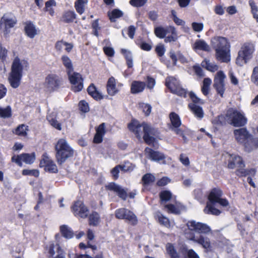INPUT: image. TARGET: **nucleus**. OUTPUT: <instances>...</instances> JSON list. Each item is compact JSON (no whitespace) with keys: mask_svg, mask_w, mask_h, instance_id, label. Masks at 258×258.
Masks as SVG:
<instances>
[{"mask_svg":"<svg viewBox=\"0 0 258 258\" xmlns=\"http://www.w3.org/2000/svg\"><path fill=\"white\" fill-rule=\"evenodd\" d=\"M211 45L215 51L216 58L218 60L225 63L230 61V43L227 38L214 36L211 39Z\"/></svg>","mask_w":258,"mask_h":258,"instance_id":"f257e3e1","label":"nucleus"},{"mask_svg":"<svg viewBox=\"0 0 258 258\" xmlns=\"http://www.w3.org/2000/svg\"><path fill=\"white\" fill-rule=\"evenodd\" d=\"M235 140L242 144L246 152L250 153L258 148V138H254L246 127H241L233 131Z\"/></svg>","mask_w":258,"mask_h":258,"instance_id":"f03ea898","label":"nucleus"},{"mask_svg":"<svg viewBox=\"0 0 258 258\" xmlns=\"http://www.w3.org/2000/svg\"><path fill=\"white\" fill-rule=\"evenodd\" d=\"M25 64H28V62L25 60L21 62L18 56L14 58L8 78V81L13 88L16 89L20 86L23 77V65Z\"/></svg>","mask_w":258,"mask_h":258,"instance_id":"7ed1b4c3","label":"nucleus"},{"mask_svg":"<svg viewBox=\"0 0 258 258\" xmlns=\"http://www.w3.org/2000/svg\"><path fill=\"white\" fill-rule=\"evenodd\" d=\"M55 157L59 165H62L74 155L73 149L69 146L66 140L59 139L55 146Z\"/></svg>","mask_w":258,"mask_h":258,"instance_id":"20e7f679","label":"nucleus"},{"mask_svg":"<svg viewBox=\"0 0 258 258\" xmlns=\"http://www.w3.org/2000/svg\"><path fill=\"white\" fill-rule=\"evenodd\" d=\"M254 51L253 44L249 42L244 43L238 52L236 59V63L241 67L243 63H246L252 58Z\"/></svg>","mask_w":258,"mask_h":258,"instance_id":"39448f33","label":"nucleus"},{"mask_svg":"<svg viewBox=\"0 0 258 258\" xmlns=\"http://www.w3.org/2000/svg\"><path fill=\"white\" fill-rule=\"evenodd\" d=\"M226 116L229 120L230 124L234 127H243L247 122V119L244 114L236 109H229Z\"/></svg>","mask_w":258,"mask_h":258,"instance_id":"423d86ee","label":"nucleus"},{"mask_svg":"<svg viewBox=\"0 0 258 258\" xmlns=\"http://www.w3.org/2000/svg\"><path fill=\"white\" fill-rule=\"evenodd\" d=\"M70 83L72 86V90L74 92H79L82 90L84 87L83 78L81 74L73 71L67 73Z\"/></svg>","mask_w":258,"mask_h":258,"instance_id":"0eeeda50","label":"nucleus"},{"mask_svg":"<svg viewBox=\"0 0 258 258\" xmlns=\"http://www.w3.org/2000/svg\"><path fill=\"white\" fill-rule=\"evenodd\" d=\"M115 216L117 219L128 221L133 226L136 225L138 223L136 215L126 208H122L116 210Z\"/></svg>","mask_w":258,"mask_h":258,"instance_id":"6e6552de","label":"nucleus"},{"mask_svg":"<svg viewBox=\"0 0 258 258\" xmlns=\"http://www.w3.org/2000/svg\"><path fill=\"white\" fill-rule=\"evenodd\" d=\"M62 79L54 74L48 75L45 78V86L47 91L52 92L57 90L61 85Z\"/></svg>","mask_w":258,"mask_h":258,"instance_id":"1a4fd4ad","label":"nucleus"},{"mask_svg":"<svg viewBox=\"0 0 258 258\" xmlns=\"http://www.w3.org/2000/svg\"><path fill=\"white\" fill-rule=\"evenodd\" d=\"M36 159L35 153H22L20 155H14L11 158V161L17 164L19 166H23L22 161L27 164H33Z\"/></svg>","mask_w":258,"mask_h":258,"instance_id":"9d476101","label":"nucleus"},{"mask_svg":"<svg viewBox=\"0 0 258 258\" xmlns=\"http://www.w3.org/2000/svg\"><path fill=\"white\" fill-rule=\"evenodd\" d=\"M10 14L9 13L4 14L0 20L1 25L4 26L3 32L5 37L9 35L11 32V29L17 23L16 18L15 16L10 17Z\"/></svg>","mask_w":258,"mask_h":258,"instance_id":"9b49d317","label":"nucleus"},{"mask_svg":"<svg viewBox=\"0 0 258 258\" xmlns=\"http://www.w3.org/2000/svg\"><path fill=\"white\" fill-rule=\"evenodd\" d=\"M40 168L44 167V170L49 173H56L58 172V169L53 160L49 158L47 153H44L42 156L39 163Z\"/></svg>","mask_w":258,"mask_h":258,"instance_id":"f8f14e48","label":"nucleus"},{"mask_svg":"<svg viewBox=\"0 0 258 258\" xmlns=\"http://www.w3.org/2000/svg\"><path fill=\"white\" fill-rule=\"evenodd\" d=\"M226 76L224 72L220 71L217 72L216 76L214 79L213 87L221 97H223V95L225 91L224 80Z\"/></svg>","mask_w":258,"mask_h":258,"instance_id":"ddd939ff","label":"nucleus"},{"mask_svg":"<svg viewBox=\"0 0 258 258\" xmlns=\"http://www.w3.org/2000/svg\"><path fill=\"white\" fill-rule=\"evenodd\" d=\"M188 229L199 233L208 234L211 231L209 226L202 222H196V221H188L186 224Z\"/></svg>","mask_w":258,"mask_h":258,"instance_id":"4468645a","label":"nucleus"},{"mask_svg":"<svg viewBox=\"0 0 258 258\" xmlns=\"http://www.w3.org/2000/svg\"><path fill=\"white\" fill-rule=\"evenodd\" d=\"M72 210L75 216L86 218L88 216L89 209L81 201H76L72 207Z\"/></svg>","mask_w":258,"mask_h":258,"instance_id":"2eb2a0df","label":"nucleus"},{"mask_svg":"<svg viewBox=\"0 0 258 258\" xmlns=\"http://www.w3.org/2000/svg\"><path fill=\"white\" fill-rule=\"evenodd\" d=\"M188 239L202 245L206 252L212 251V246L210 239L208 237L200 235L199 237H196L194 234H191L190 236L188 237Z\"/></svg>","mask_w":258,"mask_h":258,"instance_id":"dca6fc26","label":"nucleus"},{"mask_svg":"<svg viewBox=\"0 0 258 258\" xmlns=\"http://www.w3.org/2000/svg\"><path fill=\"white\" fill-rule=\"evenodd\" d=\"M146 153L148 154V158L151 160L157 162H161L163 164L165 163V155L158 151H155L152 148L146 147L145 149Z\"/></svg>","mask_w":258,"mask_h":258,"instance_id":"f3484780","label":"nucleus"},{"mask_svg":"<svg viewBox=\"0 0 258 258\" xmlns=\"http://www.w3.org/2000/svg\"><path fill=\"white\" fill-rule=\"evenodd\" d=\"M107 190L113 191L116 193L117 196L122 200L125 201L127 197V194L125 190L121 186L114 182H109L105 185Z\"/></svg>","mask_w":258,"mask_h":258,"instance_id":"a211bd4d","label":"nucleus"},{"mask_svg":"<svg viewBox=\"0 0 258 258\" xmlns=\"http://www.w3.org/2000/svg\"><path fill=\"white\" fill-rule=\"evenodd\" d=\"M141 127H143V122L141 124L135 119H132L131 121L127 124L129 131L134 133L139 141L141 140Z\"/></svg>","mask_w":258,"mask_h":258,"instance_id":"6ab92c4d","label":"nucleus"},{"mask_svg":"<svg viewBox=\"0 0 258 258\" xmlns=\"http://www.w3.org/2000/svg\"><path fill=\"white\" fill-rule=\"evenodd\" d=\"M88 94L95 100L98 101L104 98L103 95L98 90L93 83H91L87 88Z\"/></svg>","mask_w":258,"mask_h":258,"instance_id":"aec40b11","label":"nucleus"},{"mask_svg":"<svg viewBox=\"0 0 258 258\" xmlns=\"http://www.w3.org/2000/svg\"><path fill=\"white\" fill-rule=\"evenodd\" d=\"M223 195L222 190L219 188L214 187L211 190L208 196L209 203L216 204Z\"/></svg>","mask_w":258,"mask_h":258,"instance_id":"412c9836","label":"nucleus"},{"mask_svg":"<svg viewBox=\"0 0 258 258\" xmlns=\"http://www.w3.org/2000/svg\"><path fill=\"white\" fill-rule=\"evenodd\" d=\"M165 85L171 93L175 90L181 85L179 82L174 77L168 76L165 79Z\"/></svg>","mask_w":258,"mask_h":258,"instance_id":"4be33fe9","label":"nucleus"},{"mask_svg":"<svg viewBox=\"0 0 258 258\" xmlns=\"http://www.w3.org/2000/svg\"><path fill=\"white\" fill-rule=\"evenodd\" d=\"M106 89L108 94L110 96H114L118 92L116 88L115 79L113 77L109 78L106 84Z\"/></svg>","mask_w":258,"mask_h":258,"instance_id":"5701e85b","label":"nucleus"},{"mask_svg":"<svg viewBox=\"0 0 258 258\" xmlns=\"http://www.w3.org/2000/svg\"><path fill=\"white\" fill-rule=\"evenodd\" d=\"M146 87V83L139 81H134L131 84V92L132 94H136L141 93L144 91Z\"/></svg>","mask_w":258,"mask_h":258,"instance_id":"b1692460","label":"nucleus"},{"mask_svg":"<svg viewBox=\"0 0 258 258\" xmlns=\"http://www.w3.org/2000/svg\"><path fill=\"white\" fill-rule=\"evenodd\" d=\"M24 31L26 35L30 38H33L37 35L35 26L31 21L26 23Z\"/></svg>","mask_w":258,"mask_h":258,"instance_id":"393cba45","label":"nucleus"},{"mask_svg":"<svg viewBox=\"0 0 258 258\" xmlns=\"http://www.w3.org/2000/svg\"><path fill=\"white\" fill-rule=\"evenodd\" d=\"M59 229L61 235L66 239H70L74 236L72 229L67 225H61Z\"/></svg>","mask_w":258,"mask_h":258,"instance_id":"a878e982","label":"nucleus"},{"mask_svg":"<svg viewBox=\"0 0 258 258\" xmlns=\"http://www.w3.org/2000/svg\"><path fill=\"white\" fill-rule=\"evenodd\" d=\"M215 204H212L208 202L206 208L204 210L205 214L218 216L221 213V211L214 207Z\"/></svg>","mask_w":258,"mask_h":258,"instance_id":"bb28decb","label":"nucleus"},{"mask_svg":"<svg viewBox=\"0 0 258 258\" xmlns=\"http://www.w3.org/2000/svg\"><path fill=\"white\" fill-rule=\"evenodd\" d=\"M188 106L195 116L200 118L203 117L204 111L202 107L192 103L188 104Z\"/></svg>","mask_w":258,"mask_h":258,"instance_id":"cd10ccee","label":"nucleus"},{"mask_svg":"<svg viewBox=\"0 0 258 258\" xmlns=\"http://www.w3.org/2000/svg\"><path fill=\"white\" fill-rule=\"evenodd\" d=\"M155 177L150 173L145 174L142 177V182L144 187H146L155 181Z\"/></svg>","mask_w":258,"mask_h":258,"instance_id":"c85d7f7f","label":"nucleus"},{"mask_svg":"<svg viewBox=\"0 0 258 258\" xmlns=\"http://www.w3.org/2000/svg\"><path fill=\"white\" fill-rule=\"evenodd\" d=\"M108 17L111 22H116V19L123 16V13L122 11L118 9H114L111 12H108L107 14Z\"/></svg>","mask_w":258,"mask_h":258,"instance_id":"c756f323","label":"nucleus"},{"mask_svg":"<svg viewBox=\"0 0 258 258\" xmlns=\"http://www.w3.org/2000/svg\"><path fill=\"white\" fill-rule=\"evenodd\" d=\"M77 15L74 11H68L62 15V21L66 23H70L74 22L76 19Z\"/></svg>","mask_w":258,"mask_h":258,"instance_id":"7c9ffc66","label":"nucleus"},{"mask_svg":"<svg viewBox=\"0 0 258 258\" xmlns=\"http://www.w3.org/2000/svg\"><path fill=\"white\" fill-rule=\"evenodd\" d=\"M194 48L207 52L210 50L209 45L203 39L197 40L194 44Z\"/></svg>","mask_w":258,"mask_h":258,"instance_id":"2f4dec72","label":"nucleus"},{"mask_svg":"<svg viewBox=\"0 0 258 258\" xmlns=\"http://www.w3.org/2000/svg\"><path fill=\"white\" fill-rule=\"evenodd\" d=\"M121 52L124 55L127 67L128 68H132L133 67V55L131 51L123 48L121 49Z\"/></svg>","mask_w":258,"mask_h":258,"instance_id":"473e14b6","label":"nucleus"},{"mask_svg":"<svg viewBox=\"0 0 258 258\" xmlns=\"http://www.w3.org/2000/svg\"><path fill=\"white\" fill-rule=\"evenodd\" d=\"M100 217L99 214L96 211H93L89 215V224L90 225L97 226L100 222Z\"/></svg>","mask_w":258,"mask_h":258,"instance_id":"72a5a7b5","label":"nucleus"},{"mask_svg":"<svg viewBox=\"0 0 258 258\" xmlns=\"http://www.w3.org/2000/svg\"><path fill=\"white\" fill-rule=\"evenodd\" d=\"M169 117L171 124L174 128H178L181 125V120L177 113L172 112L170 113Z\"/></svg>","mask_w":258,"mask_h":258,"instance_id":"f704fd0d","label":"nucleus"},{"mask_svg":"<svg viewBox=\"0 0 258 258\" xmlns=\"http://www.w3.org/2000/svg\"><path fill=\"white\" fill-rule=\"evenodd\" d=\"M143 132L144 133L146 134L147 132L148 134L153 136H157L159 134L157 128L145 122H143Z\"/></svg>","mask_w":258,"mask_h":258,"instance_id":"c9c22d12","label":"nucleus"},{"mask_svg":"<svg viewBox=\"0 0 258 258\" xmlns=\"http://www.w3.org/2000/svg\"><path fill=\"white\" fill-rule=\"evenodd\" d=\"M159 198L161 204L167 203L171 200L172 198V193L169 190H162L159 193Z\"/></svg>","mask_w":258,"mask_h":258,"instance_id":"e433bc0d","label":"nucleus"},{"mask_svg":"<svg viewBox=\"0 0 258 258\" xmlns=\"http://www.w3.org/2000/svg\"><path fill=\"white\" fill-rule=\"evenodd\" d=\"M212 84V80L209 78H206L203 82L201 91L205 96H207L209 93L210 86Z\"/></svg>","mask_w":258,"mask_h":258,"instance_id":"4c0bfd02","label":"nucleus"},{"mask_svg":"<svg viewBox=\"0 0 258 258\" xmlns=\"http://www.w3.org/2000/svg\"><path fill=\"white\" fill-rule=\"evenodd\" d=\"M202 67L206 70L214 72L218 70V66L216 64L211 63L209 60L205 59L201 63Z\"/></svg>","mask_w":258,"mask_h":258,"instance_id":"58836bf2","label":"nucleus"},{"mask_svg":"<svg viewBox=\"0 0 258 258\" xmlns=\"http://www.w3.org/2000/svg\"><path fill=\"white\" fill-rule=\"evenodd\" d=\"M61 60L63 66L66 68L67 73L69 71H73L74 68L71 59L67 55H62Z\"/></svg>","mask_w":258,"mask_h":258,"instance_id":"ea45409f","label":"nucleus"},{"mask_svg":"<svg viewBox=\"0 0 258 258\" xmlns=\"http://www.w3.org/2000/svg\"><path fill=\"white\" fill-rule=\"evenodd\" d=\"M55 244L53 242H49V244L45 246V249L47 251L48 258H52L54 257V255L55 253V248L57 249V245Z\"/></svg>","mask_w":258,"mask_h":258,"instance_id":"a19ab883","label":"nucleus"},{"mask_svg":"<svg viewBox=\"0 0 258 258\" xmlns=\"http://www.w3.org/2000/svg\"><path fill=\"white\" fill-rule=\"evenodd\" d=\"M226 115L220 114L216 117L212 121V124L215 125L223 126L226 124Z\"/></svg>","mask_w":258,"mask_h":258,"instance_id":"79ce46f5","label":"nucleus"},{"mask_svg":"<svg viewBox=\"0 0 258 258\" xmlns=\"http://www.w3.org/2000/svg\"><path fill=\"white\" fill-rule=\"evenodd\" d=\"M154 33L157 37L163 39L167 34L168 30L162 26H158L155 28Z\"/></svg>","mask_w":258,"mask_h":258,"instance_id":"37998d69","label":"nucleus"},{"mask_svg":"<svg viewBox=\"0 0 258 258\" xmlns=\"http://www.w3.org/2000/svg\"><path fill=\"white\" fill-rule=\"evenodd\" d=\"M12 116V109L10 106L6 108L0 107V117L3 118H9Z\"/></svg>","mask_w":258,"mask_h":258,"instance_id":"c03bdc74","label":"nucleus"},{"mask_svg":"<svg viewBox=\"0 0 258 258\" xmlns=\"http://www.w3.org/2000/svg\"><path fill=\"white\" fill-rule=\"evenodd\" d=\"M28 126H26L24 124L19 125L15 129L14 133L16 135L21 136H25L27 135V131H28Z\"/></svg>","mask_w":258,"mask_h":258,"instance_id":"a18cd8bd","label":"nucleus"},{"mask_svg":"<svg viewBox=\"0 0 258 258\" xmlns=\"http://www.w3.org/2000/svg\"><path fill=\"white\" fill-rule=\"evenodd\" d=\"M143 140L145 143L149 146H154V143L156 141V138L151 135H149L148 134L147 132L146 133H144L143 135Z\"/></svg>","mask_w":258,"mask_h":258,"instance_id":"49530a36","label":"nucleus"},{"mask_svg":"<svg viewBox=\"0 0 258 258\" xmlns=\"http://www.w3.org/2000/svg\"><path fill=\"white\" fill-rule=\"evenodd\" d=\"M166 250L171 258H175L179 256L174 246L171 243H168L166 247Z\"/></svg>","mask_w":258,"mask_h":258,"instance_id":"de8ad7c7","label":"nucleus"},{"mask_svg":"<svg viewBox=\"0 0 258 258\" xmlns=\"http://www.w3.org/2000/svg\"><path fill=\"white\" fill-rule=\"evenodd\" d=\"M22 174L24 176L29 175L38 177L39 175V171L38 169H23Z\"/></svg>","mask_w":258,"mask_h":258,"instance_id":"09e8293b","label":"nucleus"},{"mask_svg":"<svg viewBox=\"0 0 258 258\" xmlns=\"http://www.w3.org/2000/svg\"><path fill=\"white\" fill-rule=\"evenodd\" d=\"M165 208L167 209L168 213L176 215H179L180 214V210L176 208L173 204H169L165 205Z\"/></svg>","mask_w":258,"mask_h":258,"instance_id":"8fccbe9b","label":"nucleus"},{"mask_svg":"<svg viewBox=\"0 0 258 258\" xmlns=\"http://www.w3.org/2000/svg\"><path fill=\"white\" fill-rule=\"evenodd\" d=\"M84 3V0H78L75 3V7L76 10L77 12L80 14H82L85 11Z\"/></svg>","mask_w":258,"mask_h":258,"instance_id":"3c124183","label":"nucleus"},{"mask_svg":"<svg viewBox=\"0 0 258 258\" xmlns=\"http://www.w3.org/2000/svg\"><path fill=\"white\" fill-rule=\"evenodd\" d=\"M171 93L177 95L181 97L186 98L187 97V90L181 87L180 85L175 90H173Z\"/></svg>","mask_w":258,"mask_h":258,"instance_id":"603ef678","label":"nucleus"},{"mask_svg":"<svg viewBox=\"0 0 258 258\" xmlns=\"http://www.w3.org/2000/svg\"><path fill=\"white\" fill-rule=\"evenodd\" d=\"M158 217L159 222L161 225H162L166 227H169L170 226V222L168 218L165 217L162 214H160Z\"/></svg>","mask_w":258,"mask_h":258,"instance_id":"864d4df0","label":"nucleus"},{"mask_svg":"<svg viewBox=\"0 0 258 258\" xmlns=\"http://www.w3.org/2000/svg\"><path fill=\"white\" fill-rule=\"evenodd\" d=\"M78 106L80 111L84 113H87L90 110L89 104L85 100H81Z\"/></svg>","mask_w":258,"mask_h":258,"instance_id":"5fc2aeb1","label":"nucleus"},{"mask_svg":"<svg viewBox=\"0 0 258 258\" xmlns=\"http://www.w3.org/2000/svg\"><path fill=\"white\" fill-rule=\"evenodd\" d=\"M48 120L49 123L53 127L55 128L56 129L60 131L61 130V124L58 122V121L55 118H51L49 117L47 118Z\"/></svg>","mask_w":258,"mask_h":258,"instance_id":"6e6d98bb","label":"nucleus"},{"mask_svg":"<svg viewBox=\"0 0 258 258\" xmlns=\"http://www.w3.org/2000/svg\"><path fill=\"white\" fill-rule=\"evenodd\" d=\"M231 160L234 161L235 164L238 165V166L240 167H244L245 164L243 161V159L241 157L238 155H234L232 158Z\"/></svg>","mask_w":258,"mask_h":258,"instance_id":"4d7b16f0","label":"nucleus"},{"mask_svg":"<svg viewBox=\"0 0 258 258\" xmlns=\"http://www.w3.org/2000/svg\"><path fill=\"white\" fill-rule=\"evenodd\" d=\"M148 0H130V4L135 7H141L145 5Z\"/></svg>","mask_w":258,"mask_h":258,"instance_id":"13d9d810","label":"nucleus"},{"mask_svg":"<svg viewBox=\"0 0 258 258\" xmlns=\"http://www.w3.org/2000/svg\"><path fill=\"white\" fill-rule=\"evenodd\" d=\"M189 96L190 98L191 99V100H192V101L194 102L193 104H198V103H200V104L204 103L203 101L200 98H199L196 95V94L192 91L189 92Z\"/></svg>","mask_w":258,"mask_h":258,"instance_id":"bf43d9fd","label":"nucleus"},{"mask_svg":"<svg viewBox=\"0 0 258 258\" xmlns=\"http://www.w3.org/2000/svg\"><path fill=\"white\" fill-rule=\"evenodd\" d=\"M170 181L171 179L169 177L167 176H164L157 181L156 182V185L158 186H164L167 185Z\"/></svg>","mask_w":258,"mask_h":258,"instance_id":"052dcab7","label":"nucleus"},{"mask_svg":"<svg viewBox=\"0 0 258 258\" xmlns=\"http://www.w3.org/2000/svg\"><path fill=\"white\" fill-rule=\"evenodd\" d=\"M8 50L2 46V43L0 42V59L2 62H4L7 57Z\"/></svg>","mask_w":258,"mask_h":258,"instance_id":"680f3d73","label":"nucleus"},{"mask_svg":"<svg viewBox=\"0 0 258 258\" xmlns=\"http://www.w3.org/2000/svg\"><path fill=\"white\" fill-rule=\"evenodd\" d=\"M105 123L104 122L101 123L98 127L96 128V133L104 137L106 132L105 130Z\"/></svg>","mask_w":258,"mask_h":258,"instance_id":"e2e57ef3","label":"nucleus"},{"mask_svg":"<svg viewBox=\"0 0 258 258\" xmlns=\"http://www.w3.org/2000/svg\"><path fill=\"white\" fill-rule=\"evenodd\" d=\"M251 81L254 84L258 83V67H255L252 71Z\"/></svg>","mask_w":258,"mask_h":258,"instance_id":"0e129e2a","label":"nucleus"},{"mask_svg":"<svg viewBox=\"0 0 258 258\" xmlns=\"http://www.w3.org/2000/svg\"><path fill=\"white\" fill-rule=\"evenodd\" d=\"M165 50V48L163 44L158 45L155 48V51L160 57L164 55Z\"/></svg>","mask_w":258,"mask_h":258,"instance_id":"69168bd1","label":"nucleus"},{"mask_svg":"<svg viewBox=\"0 0 258 258\" xmlns=\"http://www.w3.org/2000/svg\"><path fill=\"white\" fill-rule=\"evenodd\" d=\"M191 26L193 30L197 32L202 31L204 28V25L202 23L193 22Z\"/></svg>","mask_w":258,"mask_h":258,"instance_id":"338daca9","label":"nucleus"},{"mask_svg":"<svg viewBox=\"0 0 258 258\" xmlns=\"http://www.w3.org/2000/svg\"><path fill=\"white\" fill-rule=\"evenodd\" d=\"M57 255L52 258H66L64 250L59 244L57 245Z\"/></svg>","mask_w":258,"mask_h":258,"instance_id":"774afa93","label":"nucleus"}]
</instances>
